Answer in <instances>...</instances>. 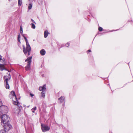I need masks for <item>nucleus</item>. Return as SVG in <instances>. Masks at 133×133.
I'll return each mask as SVG.
<instances>
[{"mask_svg": "<svg viewBox=\"0 0 133 133\" xmlns=\"http://www.w3.org/2000/svg\"><path fill=\"white\" fill-rule=\"evenodd\" d=\"M49 34V33L48 32V30H45L44 33V37L45 38L47 37Z\"/></svg>", "mask_w": 133, "mask_h": 133, "instance_id": "9b49d317", "label": "nucleus"}, {"mask_svg": "<svg viewBox=\"0 0 133 133\" xmlns=\"http://www.w3.org/2000/svg\"><path fill=\"white\" fill-rule=\"evenodd\" d=\"M11 97L12 96L13 97H14V98L16 99V101L17 100L16 96L15 94V92L14 91H11Z\"/></svg>", "mask_w": 133, "mask_h": 133, "instance_id": "9d476101", "label": "nucleus"}, {"mask_svg": "<svg viewBox=\"0 0 133 133\" xmlns=\"http://www.w3.org/2000/svg\"><path fill=\"white\" fill-rule=\"evenodd\" d=\"M32 58V57H29L25 60V62H27V66L25 68V69L27 71L29 70L30 69Z\"/></svg>", "mask_w": 133, "mask_h": 133, "instance_id": "39448f33", "label": "nucleus"}, {"mask_svg": "<svg viewBox=\"0 0 133 133\" xmlns=\"http://www.w3.org/2000/svg\"><path fill=\"white\" fill-rule=\"evenodd\" d=\"M31 27L33 29H35V28L36 27L34 24L33 23H32L31 24Z\"/></svg>", "mask_w": 133, "mask_h": 133, "instance_id": "dca6fc26", "label": "nucleus"}, {"mask_svg": "<svg viewBox=\"0 0 133 133\" xmlns=\"http://www.w3.org/2000/svg\"><path fill=\"white\" fill-rule=\"evenodd\" d=\"M39 89L41 91H43V92L45 91L46 90V85H44L43 87H39Z\"/></svg>", "mask_w": 133, "mask_h": 133, "instance_id": "1a4fd4ad", "label": "nucleus"}, {"mask_svg": "<svg viewBox=\"0 0 133 133\" xmlns=\"http://www.w3.org/2000/svg\"><path fill=\"white\" fill-rule=\"evenodd\" d=\"M40 53L42 55H44L45 54V51L44 49H42L40 51Z\"/></svg>", "mask_w": 133, "mask_h": 133, "instance_id": "ddd939ff", "label": "nucleus"}, {"mask_svg": "<svg viewBox=\"0 0 133 133\" xmlns=\"http://www.w3.org/2000/svg\"><path fill=\"white\" fill-rule=\"evenodd\" d=\"M23 36L24 37H24H25L23 35Z\"/></svg>", "mask_w": 133, "mask_h": 133, "instance_id": "473e14b6", "label": "nucleus"}, {"mask_svg": "<svg viewBox=\"0 0 133 133\" xmlns=\"http://www.w3.org/2000/svg\"><path fill=\"white\" fill-rule=\"evenodd\" d=\"M8 108L5 106H0V115H4L8 112Z\"/></svg>", "mask_w": 133, "mask_h": 133, "instance_id": "20e7f679", "label": "nucleus"}, {"mask_svg": "<svg viewBox=\"0 0 133 133\" xmlns=\"http://www.w3.org/2000/svg\"><path fill=\"white\" fill-rule=\"evenodd\" d=\"M13 101H14L13 104H14L17 105L18 104L19 102H17V101H16L15 100H14V99L13 98Z\"/></svg>", "mask_w": 133, "mask_h": 133, "instance_id": "4468645a", "label": "nucleus"}, {"mask_svg": "<svg viewBox=\"0 0 133 133\" xmlns=\"http://www.w3.org/2000/svg\"><path fill=\"white\" fill-rule=\"evenodd\" d=\"M1 99H0V105H1Z\"/></svg>", "mask_w": 133, "mask_h": 133, "instance_id": "c756f323", "label": "nucleus"}, {"mask_svg": "<svg viewBox=\"0 0 133 133\" xmlns=\"http://www.w3.org/2000/svg\"><path fill=\"white\" fill-rule=\"evenodd\" d=\"M41 94L42 95V96L43 97V98H44L45 96V93L43 92H41Z\"/></svg>", "mask_w": 133, "mask_h": 133, "instance_id": "412c9836", "label": "nucleus"}, {"mask_svg": "<svg viewBox=\"0 0 133 133\" xmlns=\"http://www.w3.org/2000/svg\"><path fill=\"white\" fill-rule=\"evenodd\" d=\"M9 76L8 77L7 76H4V78L5 79L4 81V84L5 85V86L6 89H8L9 88V85L8 83V80H9L11 78V76L10 74L9 73L8 74Z\"/></svg>", "mask_w": 133, "mask_h": 133, "instance_id": "7ed1b4c3", "label": "nucleus"}, {"mask_svg": "<svg viewBox=\"0 0 133 133\" xmlns=\"http://www.w3.org/2000/svg\"><path fill=\"white\" fill-rule=\"evenodd\" d=\"M22 0H18V4L19 6H21L22 5Z\"/></svg>", "mask_w": 133, "mask_h": 133, "instance_id": "2eb2a0df", "label": "nucleus"}, {"mask_svg": "<svg viewBox=\"0 0 133 133\" xmlns=\"http://www.w3.org/2000/svg\"><path fill=\"white\" fill-rule=\"evenodd\" d=\"M24 39H27L25 37H24Z\"/></svg>", "mask_w": 133, "mask_h": 133, "instance_id": "2f4dec72", "label": "nucleus"}, {"mask_svg": "<svg viewBox=\"0 0 133 133\" xmlns=\"http://www.w3.org/2000/svg\"><path fill=\"white\" fill-rule=\"evenodd\" d=\"M7 131H6L4 129V130L2 129L0 130V133H5Z\"/></svg>", "mask_w": 133, "mask_h": 133, "instance_id": "aec40b11", "label": "nucleus"}, {"mask_svg": "<svg viewBox=\"0 0 133 133\" xmlns=\"http://www.w3.org/2000/svg\"><path fill=\"white\" fill-rule=\"evenodd\" d=\"M65 97L64 96H62L61 97L58 99V100L61 103L64 101Z\"/></svg>", "mask_w": 133, "mask_h": 133, "instance_id": "f8f14e48", "label": "nucleus"}, {"mask_svg": "<svg viewBox=\"0 0 133 133\" xmlns=\"http://www.w3.org/2000/svg\"><path fill=\"white\" fill-rule=\"evenodd\" d=\"M4 129L6 131H8L12 128L11 125L9 123H7L6 124H4Z\"/></svg>", "mask_w": 133, "mask_h": 133, "instance_id": "6e6552de", "label": "nucleus"}, {"mask_svg": "<svg viewBox=\"0 0 133 133\" xmlns=\"http://www.w3.org/2000/svg\"><path fill=\"white\" fill-rule=\"evenodd\" d=\"M20 107L21 108H22V107Z\"/></svg>", "mask_w": 133, "mask_h": 133, "instance_id": "f704fd0d", "label": "nucleus"}, {"mask_svg": "<svg viewBox=\"0 0 133 133\" xmlns=\"http://www.w3.org/2000/svg\"><path fill=\"white\" fill-rule=\"evenodd\" d=\"M69 43H67L66 45H65V46H67V47H68V46H69Z\"/></svg>", "mask_w": 133, "mask_h": 133, "instance_id": "393cba45", "label": "nucleus"}, {"mask_svg": "<svg viewBox=\"0 0 133 133\" xmlns=\"http://www.w3.org/2000/svg\"><path fill=\"white\" fill-rule=\"evenodd\" d=\"M32 7V5L31 3H30L29 4L28 6V9L29 10L31 9Z\"/></svg>", "mask_w": 133, "mask_h": 133, "instance_id": "f3484780", "label": "nucleus"}, {"mask_svg": "<svg viewBox=\"0 0 133 133\" xmlns=\"http://www.w3.org/2000/svg\"><path fill=\"white\" fill-rule=\"evenodd\" d=\"M2 57L0 55V59Z\"/></svg>", "mask_w": 133, "mask_h": 133, "instance_id": "7c9ffc66", "label": "nucleus"}, {"mask_svg": "<svg viewBox=\"0 0 133 133\" xmlns=\"http://www.w3.org/2000/svg\"><path fill=\"white\" fill-rule=\"evenodd\" d=\"M1 118L2 123L6 124L8 123L10 120V118L8 115L4 114L1 115Z\"/></svg>", "mask_w": 133, "mask_h": 133, "instance_id": "f03ea898", "label": "nucleus"}, {"mask_svg": "<svg viewBox=\"0 0 133 133\" xmlns=\"http://www.w3.org/2000/svg\"><path fill=\"white\" fill-rule=\"evenodd\" d=\"M34 0H29V1L30 2V3H31L33 1H34Z\"/></svg>", "mask_w": 133, "mask_h": 133, "instance_id": "a878e982", "label": "nucleus"}, {"mask_svg": "<svg viewBox=\"0 0 133 133\" xmlns=\"http://www.w3.org/2000/svg\"><path fill=\"white\" fill-rule=\"evenodd\" d=\"M20 32L22 34L23 32V29H22V28L21 26H20Z\"/></svg>", "mask_w": 133, "mask_h": 133, "instance_id": "4be33fe9", "label": "nucleus"}, {"mask_svg": "<svg viewBox=\"0 0 133 133\" xmlns=\"http://www.w3.org/2000/svg\"><path fill=\"white\" fill-rule=\"evenodd\" d=\"M11 98H12V100H13V98L14 99V100H15L16 101V99L14 98V97H13L12 96L11 97Z\"/></svg>", "mask_w": 133, "mask_h": 133, "instance_id": "c85d7f7f", "label": "nucleus"}, {"mask_svg": "<svg viewBox=\"0 0 133 133\" xmlns=\"http://www.w3.org/2000/svg\"><path fill=\"white\" fill-rule=\"evenodd\" d=\"M41 128L42 131L43 132L48 131L50 129V127L48 125L41 124Z\"/></svg>", "mask_w": 133, "mask_h": 133, "instance_id": "0eeeda50", "label": "nucleus"}, {"mask_svg": "<svg viewBox=\"0 0 133 133\" xmlns=\"http://www.w3.org/2000/svg\"><path fill=\"white\" fill-rule=\"evenodd\" d=\"M11 0H9V1H11Z\"/></svg>", "mask_w": 133, "mask_h": 133, "instance_id": "72a5a7b5", "label": "nucleus"}, {"mask_svg": "<svg viewBox=\"0 0 133 133\" xmlns=\"http://www.w3.org/2000/svg\"><path fill=\"white\" fill-rule=\"evenodd\" d=\"M5 64V60L4 58H1L0 59V70H1L2 71L3 70H6L4 67V65Z\"/></svg>", "mask_w": 133, "mask_h": 133, "instance_id": "423d86ee", "label": "nucleus"}, {"mask_svg": "<svg viewBox=\"0 0 133 133\" xmlns=\"http://www.w3.org/2000/svg\"><path fill=\"white\" fill-rule=\"evenodd\" d=\"M103 28L101 27H99L98 28V30L99 31H102V30Z\"/></svg>", "mask_w": 133, "mask_h": 133, "instance_id": "5701e85b", "label": "nucleus"}, {"mask_svg": "<svg viewBox=\"0 0 133 133\" xmlns=\"http://www.w3.org/2000/svg\"><path fill=\"white\" fill-rule=\"evenodd\" d=\"M91 52V50H88V51H87V52Z\"/></svg>", "mask_w": 133, "mask_h": 133, "instance_id": "cd10ccee", "label": "nucleus"}, {"mask_svg": "<svg viewBox=\"0 0 133 133\" xmlns=\"http://www.w3.org/2000/svg\"><path fill=\"white\" fill-rule=\"evenodd\" d=\"M30 95L31 97H33L34 96V95L31 93L30 94Z\"/></svg>", "mask_w": 133, "mask_h": 133, "instance_id": "bb28decb", "label": "nucleus"}, {"mask_svg": "<svg viewBox=\"0 0 133 133\" xmlns=\"http://www.w3.org/2000/svg\"><path fill=\"white\" fill-rule=\"evenodd\" d=\"M26 43V48L24 46H23V51L25 55L28 56L30 55L31 51V47L28 42L27 39H25Z\"/></svg>", "mask_w": 133, "mask_h": 133, "instance_id": "f257e3e1", "label": "nucleus"}, {"mask_svg": "<svg viewBox=\"0 0 133 133\" xmlns=\"http://www.w3.org/2000/svg\"><path fill=\"white\" fill-rule=\"evenodd\" d=\"M36 110V107H35L34 108H32L31 109V111H32L33 112H34L35 111V110Z\"/></svg>", "mask_w": 133, "mask_h": 133, "instance_id": "6ab92c4d", "label": "nucleus"}, {"mask_svg": "<svg viewBox=\"0 0 133 133\" xmlns=\"http://www.w3.org/2000/svg\"><path fill=\"white\" fill-rule=\"evenodd\" d=\"M31 20L32 22L33 23H35V24H36V23L35 22V21L33 19H31Z\"/></svg>", "mask_w": 133, "mask_h": 133, "instance_id": "b1692460", "label": "nucleus"}, {"mask_svg": "<svg viewBox=\"0 0 133 133\" xmlns=\"http://www.w3.org/2000/svg\"><path fill=\"white\" fill-rule=\"evenodd\" d=\"M20 34H18V41L20 43Z\"/></svg>", "mask_w": 133, "mask_h": 133, "instance_id": "a211bd4d", "label": "nucleus"}]
</instances>
